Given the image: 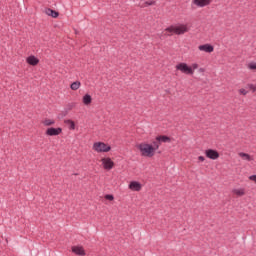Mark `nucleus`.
<instances>
[{
  "label": "nucleus",
  "instance_id": "cd10ccee",
  "mask_svg": "<svg viewBox=\"0 0 256 256\" xmlns=\"http://www.w3.org/2000/svg\"><path fill=\"white\" fill-rule=\"evenodd\" d=\"M250 181H253L254 183H256V175H252L249 177Z\"/></svg>",
  "mask_w": 256,
  "mask_h": 256
},
{
  "label": "nucleus",
  "instance_id": "aec40b11",
  "mask_svg": "<svg viewBox=\"0 0 256 256\" xmlns=\"http://www.w3.org/2000/svg\"><path fill=\"white\" fill-rule=\"evenodd\" d=\"M43 125H45V127H51V125H55V120L45 119Z\"/></svg>",
  "mask_w": 256,
  "mask_h": 256
},
{
  "label": "nucleus",
  "instance_id": "423d86ee",
  "mask_svg": "<svg viewBox=\"0 0 256 256\" xmlns=\"http://www.w3.org/2000/svg\"><path fill=\"white\" fill-rule=\"evenodd\" d=\"M102 164H103L104 169H106L107 171H111V169L113 167H115V162H113V160H111V158H103Z\"/></svg>",
  "mask_w": 256,
  "mask_h": 256
},
{
  "label": "nucleus",
  "instance_id": "0eeeda50",
  "mask_svg": "<svg viewBox=\"0 0 256 256\" xmlns=\"http://www.w3.org/2000/svg\"><path fill=\"white\" fill-rule=\"evenodd\" d=\"M205 155L208 159L215 161L219 157V152L217 150L208 149L205 151Z\"/></svg>",
  "mask_w": 256,
  "mask_h": 256
},
{
  "label": "nucleus",
  "instance_id": "9b49d317",
  "mask_svg": "<svg viewBox=\"0 0 256 256\" xmlns=\"http://www.w3.org/2000/svg\"><path fill=\"white\" fill-rule=\"evenodd\" d=\"M28 65H32V67H35L36 65H39V58L35 57V56H29L26 59Z\"/></svg>",
  "mask_w": 256,
  "mask_h": 256
},
{
  "label": "nucleus",
  "instance_id": "5701e85b",
  "mask_svg": "<svg viewBox=\"0 0 256 256\" xmlns=\"http://www.w3.org/2000/svg\"><path fill=\"white\" fill-rule=\"evenodd\" d=\"M248 89H250L252 91V93H255V91H256V87L253 84H248Z\"/></svg>",
  "mask_w": 256,
  "mask_h": 256
},
{
  "label": "nucleus",
  "instance_id": "412c9836",
  "mask_svg": "<svg viewBox=\"0 0 256 256\" xmlns=\"http://www.w3.org/2000/svg\"><path fill=\"white\" fill-rule=\"evenodd\" d=\"M66 125H69V129L74 131L75 129V122L73 120H65Z\"/></svg>",
  "mask_w": 256,
  "mask_h": 256
},
{
  "label": "nucleus",
  "instance_id": "393cba45",
  "mask_svg": "<svg viewBox=\"0 0 256 256\" xmlns=\"http://www.w3.org/2000/svg\"><path fill=\"white\" fill-rule=\"evenodd\" d=\"M249 69L255 70L256 69V63H250Z\"/></svg>",
  "mask_w": 256,
  "mask_h": 256
},
{
  "label": "nucleus",
  "instance_id": "9d476101",
  "mask_svg": "<svg viewBox=\"0 0 256 256\" xmlns=\"http://www.w3.org/2000/svg\"><path fill=\"white\" fill-rule=\"evenodd\" d=\"M72 253H75V255L85 256V249H83V246H73Z\"/></svg>",
  "mask_w": 256,
  "mask_h": 256
},
{
  "label": "nucleus",
  "instance_id": "dca6fc26",
  "mask_svg": "<svg viewBox=\"0 0 256 256\" xmlns=\"http://www.w3.org/2000/svg\"><path fill=\"white\" fill-rule=\"evenodd\" d=\"M82 101H83L84 105H91L93 98L91 97V95L86 94L83 96Z\"/></svg>",
  "mask_w": 256,
  "mask_h": 256
},
{
  "label": "nucleus",
  "instance_id": "f3484780",
  "mask_svg": "<svg viewBox=\"0 0 256 256\" xmlns=\"http://www.w3.org/2000/svg\"><path fill=\"white\" fill-rule=\"evenodd\" d=\"M232 193L237 195V197H243V195H245V189H233Z\"/></svg>",
  "mask_w": 256,
  "mask_h": 256
},
{
  "label": "nucleus",
  "instance_id": "7ed1b4c3",
  "mask_svg": "<svg viewBox=\"0 0 256 256\" xmlns=\"http://www.w3.org/2000/svg\"><path fill=\"white\" fill-rule=\"evenodd\" d=\"M93 149L97 153H109V151H111V146L105 144L104 142H95L93 144Z\"/></svg>",
  "mask_w": 256,
  "mask_h": 256
},
{
  "label": "nucleus",
  "instance_id": "4be33fe9",
  "mask_svg": "<svg viewBox=\"0 0 256 256\" xmlns=\"http://www.w3.org/2000/svg\"><path fill=\"white\" fill-rule=\"evenodd\" d=\"M105 199L107 201H113V199H115V197L113 196V194H106L105 195Z\"/></svg>",
  "mask_w": 256,
  "mask_h": 256
},
{
  "label": "nucleus",
  "instance_id": "6e6552de",
  "mask_svg": "<svg viewBox=\"0 0 256 256\" xmlns=\"http://www.w3.org/2000/svg\"><path fill=\"white\" fill-rule=\"evenodd\" d=\"M199 51H204L205 53H213L215 48L211 44H203L198 47Z\"/></svg>",
  "mask_w": 256,
  "mask_h": 256
},
{
  "label": "nucleus",
  "instance_id": "c85d7f7f",
  "mask_svg": "<svg viewBox=\"0 0 256 256\" xmlns=\"http://www.w3.org/2000/svg\"><path fill=\"white\" fill-rule=\"evenodd\" d=\"M198 161H201V162L205 161V157L204 156H199Z\"/></svg>",
  "mask_w": 256,
  "mask_h": 256
},
{
  "label": "nucleus",
  "instance_id": "f03ea898",
  "mask_svg": "<svg viewBox=\"0 0 256 256\" xmlns=\"http://www.w3.org/2000/svg\"><path fill=\"white\" fill-rule=\"evenodd\" d=\"M167 33H175V35H184V33H187L189 31V28H187L185 25H179V26H170L166 28Z\"/></svg>",
  "mask_w": 256,
  "mask_h": 256
},
{
  "label": "nucleus",
  "instance_id": "b1692460",
  "mask_svg": "<svg viewBox=\"0 0 256 256\" xmlns=\"http://www.w3.org/2000/svg\"><path fill=\"white\" fill-rule=\"evenodd\" d=\"M139 7H141V9H145V7H148L147 1L146 2H140Z\"/></svg>",
  "mask_w": 256,
  "mask_h": 256
},
{
  "label": "nucleus",
  "instance_id": "6ab92c4d",
  "mask_svg": "<svg viewBox=\"0 0 256 256\" xmlns=\"http://www.w3.org/2000/svg\"><path fill=\"white\" fill-rule=\"evenodd\" d=\"M81 87V82L79 81H75L70 85V89H72V91H77V89H79Z\"/></svg>",
  "mask_w": 256,
  "mask_h": 256
},
{
  "label": "nucleus",
  "instance_id": "a878e982",
  "mask_svg": "<svg viewBox=\"0 0 256 256\" xmlns=\"http://www.w3.org/2000/svg\"><path fill=\"white\" fill-rule=\"evenodd\" d=\"M239 93H240L241 95H247L248 92H247V90H245V89L242 88V89L239 90Z\"/></svg>",
  "mask_w": 256,
  "mask_h": 256
},
{
  "label": "nucleus",
  "instance_id": "f8f14e48",
  "mask_svg": "<svg viewBox=\"0 0 256 256\" xmlns=\"http://www.w3.org/2000/svg\"><path fill=\"white\" fill-rule=\"evenodd\" d=\"M129 189H131L132 191H141V183L137 181H132L129 184Z\"/></svg>",
  "mask_w": 256,
  "mask_h": 256
},
{
  "label": "nucleus",
  "instance_id": "2eb2a0df",
  "mask_svg": "<svg viewBox=\"0 0 256 256\" xmlns=\"http://www.w3.org/2000/svg\"><path fill=\"white\" fill-rule=\"evenodd\" d=\"M151 147L153 148V151L156 152L159 147H161V142H159L158 138L156 137L151 144Z\"/></svg>",
  "mask_w": 256,
  "mask_h": 256
},
{
  "label": "nucleus",
  "instance_id": "20e7f679",
  "mask_svg": "<svg viewBox=\"0 0 256 256\" xmlns=\"http://www.w3.org/2000/svg\"><path fill=\"white\" fill-rule=\"evenodd\" d=\"M177 71H181L182 73H185V75H193L194 71L193 68L187 65V63H179L176 65Z\"/></svg>",
  "mask_w": 256,
  "mask_h": 256
},
{
  "label": "nucleus",
  "instance_id": "39448f33",
  "mask_svg": "<svg viewBox=\"0 0 256 256\" xmlns=\"http://www.w3.org/2000/svg\"><path fill=\"white\" fill-rule=\"evenodd\" d=\"M61 133H63V129L60 127H58V128L50 127L45 132V134L48 137H57V135H61Z\"/></svg>",
  "mask_w": 256,
  "mask_h": 256
},
{
  "label": "nucleus",
  "instance_id": "bb28decb",
  "mask_svg": "<svg viewBox=\"0 0 256 256\" xmlns=\"http://www.w3.org/2000/svg\"><path fill=\"white\" fill-rule=\"evenodd\" d=\"M146 3H147V5H148V7L151 6V5H155V4H156V2H155L154 0H152V1H146Z\"/></svg>",
  "mask_w": 256,
  "mask_h": 256
},
{
  "label": "nucleus",
  "instance_id": "4468645a",
  "mask_svg": "<svg viewBox=\"0 0 256 256\" xmlns=\"http://www.w3.org/2000/svg\"><path fill=\"white\" fill-rule=\"evenodd\" d=\"M46 15H49V17H53V19H57L59 17V12L48 8L46 9Z\"/></svg>",
  "mask_w": 256,
  "mask_h": 256
},
{
  "label": "nucleus",
  "instance_id": "ddd939ff",
  "mask_svg": "<svg viewBox=\"0 0 256 256\" xmlns=\"http://www.w3.org/2000/svg\"><path fill=\"white\" fill-rule=\"evenodd\" d=\"M156 138H158V141L160 142V145L162 143H171V138L169 136L159 135V136H156Z\"/></svg>",
  "mask_w": 256,
  "mask_h": 256
},
{
  "label": "nucleus",
  "instance_id": "f257e3e1",
  "mask_svg": "<svg viewBox=\"0 0 256 256\" xmlns=\"http://www.w3.org/2000/svg\"><path fill=\"white\" fill-rule=\"evenodd\" d=\"M138 149L143 157H153L155 155V150H153V146L150 144L141 143L138 145Z\"/></svg>",
  "mask_w": 256,
  "mask_h": 256
},
{
  "label": "nucleus",
  "instance_id": "c756f323",
  "mask_svg": "<svg viewBox=\"0 0 256 256\" xmlns=\"http://www.w3.org/2000/svg\"><path fill=\"white\" fill-rule=\"evenodd\" d=\"M198 67H199L198 64H193V65H192V68H193V69H197Z\"/></svg>",
  "mask_w": 256,
  "mask_h": 256
},
{
  "label": "nucleus",
  "instance_id": "a211bd4d",
  "mask_svg": "<svg viewBox=\"0 0 256 256\" xmlns=\"http://www.w3.org/2000/svg\"><path fill=\"white\" fill-rule=\"evenodd\" d=\"M239 157H241L245 161H253V158H251V155H249V154H247L245 152L239 153Z\"/></svg>",
  "mask_w": 256,
  "mask_h": 256
},
{
  "label": "nucleus",
  "instance_id": "1a4fd4ad",
  "mask_svg": "<svg viewBox=\"0 0 256 256\" xmlns=\"http://www.w3.org/2000/svg\"><path fill=\"white\" fill-rule=\"evenodd\" d=\"M211 1L213 0H193V3L197 7H207V5H211Z\"/></svg>",
  "mask_w": 256,
  "mask_h": 256
}]
</instances>
